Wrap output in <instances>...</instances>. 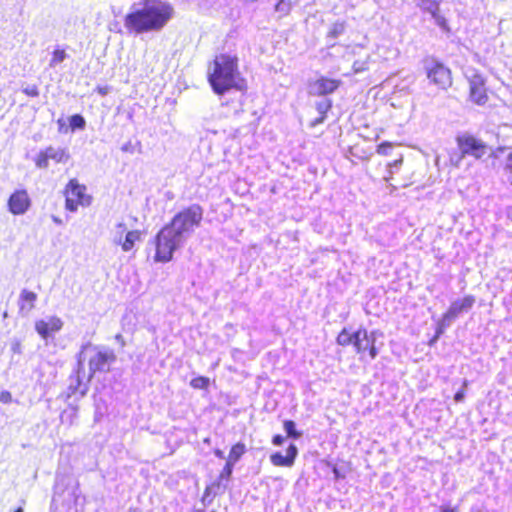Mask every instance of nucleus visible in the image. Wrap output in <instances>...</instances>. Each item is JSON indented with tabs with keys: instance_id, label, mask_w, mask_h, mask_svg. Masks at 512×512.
Instances as JSON below:
<instances>
[{
	"instance_id": "1",
	"label": "nucleus",
	"mask_w": 512,
	"mask_h": 512,
	"mask_svg": "<svg viewBox=\"0 0 512 512\" xmlns=\"http://www.w3.org/2000/svg\"><path fill=\"white\" fill-rule=\"evenodd\" d=\"M144 7L126 17V27L141 32L142 30L159 29L171 16L172 8L159 0H143Z\"/></svg>"
},
{
	"instance_id": "2",
	"label": "nucleus",
	"mask_w": 512,
	"mask_h": 512,
	"mask_svg": "<svg viewBox=\"0 0 512 512\" xmlns=\"http://www.w3.org/2000/svg\"><path fill=\"white\" fill-rule=\"evenodd\" d=\"M207 76L217 94H223L235 87L239 78L237 56L226 52L216 55L208 66Z\"/></svg>"
},
{
	"instance_id": "3",
	"label": "nucleus",
	"mask_w": 512,
	"mask_h": 512,
	"mask_svg": "<svg viewBox=\"0 0 512 512\" xmlns=\"http://www.w3.org/2000/svg\"><path fill=\"white\" fill-rule=\"evenodd\" d=\"M202 209L193 205L176 214L170 224L164 226L182 244L202 220Z\"/></svg>"
},
{
	"instance_id": "4",
	"label": "nucleus",
	"mask_w": 512,
	"mask_h": 512,
	"mask_svg": "<svg viewBox=\"0 0 512 512\" xmlns=\"http://www.w3.org/2000/svg\"><path fill=\"white\" fill-rule=\"evenodd\" d=\"M114 360L115 355L111 350L93 345L83 347L79 355V365H82L84 362L88 363L90 371L89 378L97 371L108 370L109 364Z\"/></svg>"
},
{
	"instance_id": "5",
	"label": "nucleus",
	"mask_w": 512,
	"mask_h": 512,
	"mask_svg": "<svg viewBox=\"0 0 512 512\" xmlns=\"http://www.w3.org/2000/svg\"><path fill=\"white\" fill-rule=\"evenodd\" d=\"M145 236V232L139 229H131L125 222H117L111 229V241L119 246L125 253L135 250Z\"/></svg>"
},
{
	"instance_id": "6",
	"label": "nucleus",
	"mask_w": 512,
	"mask_h": 512,
	"mask_svg": "<svg viewBox=\"0 0 512 512\" xmlns=\"http://www.w3.org/2000/svg\"><path fill=\"white\" fill-rule=\"evenodd\" d=\"M65 209L69 212H76L79 207H89L92 204L93 197L88 193V189L77 179H70L64 189Z\"/></svg>"
},
{
	"instance_id": "7",
	"label": "nucleus",
	"mask_w": 512,
	"mask_h": 512,
	"mask_svg": "<svg viewBox=\"0 0 512 512\" xmlns=\"http://www.w3.org/2000/svg\"><path fill=\"white\" fill-rule=\"evenodd\" d=\"M183 244L166 228H162L155 238L154 261L167 263L172 260L174 252Z\"/></svg>"
},
{
	"instance_id": "8",
	"label": "nucleus",
	"mask_w": 512,
	"mask_h": 512,
	"mask_svg": "<svg viewBox=\"0 0 512 512\" xmlns=\"http://www.w3.org/2000/svg\"><path fill=\"white\" fill-rule=\"evenodd\" d=\"M69 159L70 154L66 148L48 146L36 154L34 163L39 169H47L50 161L56 164H66Z\"/></svg>"
},
{
	"instance_id": "9",
	"label": "nucleus",
	"mask_w": 512,
	"mask_h": 512,
	"mask_svg": "<svg viewBox=\"0 0 512 512\" xmlns=\"http://www.w3.org/2000/svg\"><path fill=\"white\" fill-rule=\"evenodd\" d=\"M382 336L379 331H372L368 334L365 329H358L354 332V343L353 346L358 354H364L366 351L369 352L371 359H375L378 355V350L375 346L376 338Z\"/></svg>"
},
{
	"instance_id": "10",
	"label": "nucleus",
	"mask_w": 512,
	"mask_h": 512,
	"mask_svg": "<svg viewBox=\"0 0 512 512\" xmlns=\"http://www.w3.org/2000/svg\"><path fill=\"white\" fill-rule=\"evenodd\" d=\"M457 144L464 155H470L476 159L482 158L488 151L487 145L482 140L468 134L458 136Z\"/></svg>"
},
{
	"instance_id": "11",
	"label": "nucleus",
	"mask_w": 512,
	"mask_h": 512,
	"mask_svg": "<svg viewBox=\"0 0 512 512\" xmlns=\"http://www.w3.org/2000/svg\"><path fill=\"white\" fill-rule=\"evenodd\" d=\"M63 320L55 315H48L35 321L34 328L44 341H48L56 333L62 330Z\"/></svg>"
},
{
	"instance_id": "12",
	"label": "nucleus",
	"mask_w": 512,
	"mask_h": 512,
	"mask_svg": "<svg viewBox=\"0 0 512 512\" xmlns=\"http://www.w3.org/2000/svg\"><path fill=\"white\" fill-rule=\"evenodd\" d=\"M425 68L428 79L435 85L442 89H446L451 85L452 79L450 70L444 65L434 60H430L426 62Z\"/></svg>"
},
{
	"instance_id": "13",
	"label": "nucleus",
	"mask_w": 512,
	"mask_h": 512,
	"mask_svg": "<svg viewBox=\"0 0 512 512\" xmlns=\"http://www.w3.org/2000/svg\"><path fill=\"white\" fill-rule=\"evenodd\" d=\"M340 84L338 79L321 76L308 82L307 91L313 96H323L336 91Z\"/></svg>"
},
{
	"instance_id": "14",
	"label": "nucleus",
	"mask_w": 512,
	"mask_h": 512,
	"mask_svg": "<svg viewBox=\"0 0 512 512\" xmlns=\"http://www.w3.org/2000/svg\"><path fill=\"white\" fill-rule=\"evenodd\" d=\"M7 206L9 212L15 216L25 214L31 206L28 192L25 189L15 190L8 198Z\"/></svg>"
},
{
	"instance_id": "15",
	"label": "nucleus",
	"mask_w": 512,
	"mask_h": 512,
	"mask_svg": "<svg viewBox=\"0 0 512 512\" xmlns=\"http://www.w3.org/2000/svg\"><path fill=\"white\" fill-rule=\"evenodd\" d=\"M475 298L471 295H467L461 299H457L453 301L447 310L446 319H451L452 321L458 317L459 314L468 312L474 305Z\"/></svg>"
},
{
	"instance_id": "16",
	"label": "nucleus",
	"mask_w": 512,
	"mask_h": 512,
	"mask_svg": "<svg viewBox=\"0 0 512 512\" xmlns=\"http://www.w3.org/2000/svg\"><path fill=\"white\" fill-rule=\"evenodd\" d=\"M470 79V97L478 105L486 103L488 96L484 87V80L479 75H474Z\"/></svg>"
},
{
	"instance_id": "17",
	"label": "nucleus",
	"mask_w": 512,
	"mask_h": 512,
	"mask_svg": "<svg viewBox=\"0 0 512 512\" xmlns=\"http://www.w3.org/2000/svg\"><path fill=\"white\" fill-rule=\"evenodd\" d=\"M297 455V447L294 444H291L287 448L285 455H283L281 452L271 454L270 461L274 466L277 467H292Z\"/></svg>"
},
{
	"instance_id": "18",
	"label": "nucleus",
	"mask_w": 512,
	"mask_h": 512,
	"mask_svg": "<svg viewBox=\"0 0 512 512\" xmlns=\"http://www.w3.org/2000/svg\"><path fill=\"white\" fill-rule=\"evenodd\" d=\"M415 4L422 10L429 12L433 18L445 28L444 19L438 15L440 0H414Z\"/></svg>"
},
{
	"instance_id": "19",
	"label": "nucleus",
	"mask_w": 512,
	"mask_h": 512,
	"mask_svg": "<svg viewBox=\"0 0 512 512\" xmlns=\"http://www.w3.org/2000/svg\"><path fill=\"white\" fill-rule=\"evenodd\" d=\"M36 300L37 294L35 292L23 290L19 298L20 311L26 314L30 313L35 307Z\"/></svg>"
},
{
	"instance_id": "20",
	"label": "nucleus",
	"mask_w": 512,
	"mask_h": 512,
	"mask_svg": "<svg viewBox=\"0 0 512 512\" xmlns=\"http://www.w3.org/2000/svg\"><path fill=\"white\" fill-rule=\"evenodd\" d=\"M246 447L243 443H237L232 446L227 461L236 464V462L242 457L245 453Z\"/></svg>"
},
{
	"instance_id": "21",
	"label": "nucleus",
	"mask_w": 512,
	"mask_h": 512,
	"mask_svg": "<svg viewBox=\"0 0 512 512\" xmlns=\"http://www.w3.org/2000/svg\"><path fill=\"white\" fill-rule=\"evenodd\" d=\"M337 343L341 346L353 345L354 332H350L347 329H343L337 337Z\"/></svg>"
},
{
	"instance_id": "22",
	"label": "nucleus",
	"mask_w": 512,
	"mask_h": 512,
	"mask_svg": "<svg viewBox=\"0 0 512 512\" xmlns=\"http://www.w3.org/2000/svg\"><path fill=\"white\" fill-rule=\"evenodd\" d=\"M452 322L453 321L451 319H446V315L443 314L442 318L438 322L436 334L430 343L433 344L435 341H437L438 338L444 333L445 329L449 327Z\"/></svg>"
},
{
	"instance_id": "23",
	"label": "nucleus",
	"mask_w": 512,
	"mask_h": 512,
	"mask_svg": "<svg viewBox=\"0 0 512 512\" xmlns=\"http://www.w3.org/2000/svg\"><path fill=\"white\" fill-rule=\"evenodd\" d=\"M67 57V54L64 49L57 48L52 53V58L50 60V66L55 67L61 62H63Z\"/></svg>"
},
{
	"instance_id": "24",
	"label": "nucleus",
	"mask_w": 512,
	"mask_h": 512,
	"mask_svg": "<svg viewBox=\"0 0 512 512\" xmlns=\"http://www.w3.org/2000/svg\"><path fill=\"white\" fill-rule=\"evenodd\" d=\"M331 107H332V102L329 99H323L321 101L316 102V104H315V108H316L317 112L319 113V116H322V117L323 116L326 117V114L331 109Z\"/></svg>"
},
{
	"instance_id": "25",
	"label": "nucleus",
	"mask_w": 512,
	"mask_h": 512,
	"mask_svg": "<svg viewBox=\"0 0 512 512\" xmlns=\"http://www.w3.org/2000/svg\"><path fill=\"white\" fill-rule=\"evenodd\" d=\"M69 124L71 130L74 131L76 129H84L86 122L81 115L75 114L69 118Z\"/></svg>"
},
{
	"instance_id": "26",
	"label": "nucleus",
	"mask_w": 512,
	"mask_h": 512,
	"mask_svg": "<svg viewBox=\"0 0 512 512\" xmlns=\"http://www.w3.org/2000/svg\"><path fill=\"white\" fill-rule=\"evenodd\" d=\"M284 430L288 437L298 439L301 437V433L296 430L295 423L291 420H286L284 422Z\"/></svg>"
},
{
	"instance_id": "27",
	"label": "nucleus",
	"mask_w": 512,
	"mask_h": 512,
	"mask_svg": "<svg viewBox=\"0 0 512 512\" xmlns=\"http://www.w3.org/2000/svg\"><path fill=\"white\" fill-rule=\"evenodd\" d=\"M190 385L195 389H206L209 386V379L204 376L193 378Z\"/></svg>"
},
{
	"instance_id": "28",
	"label": "nucleus",
	"mask_w": 512,
	"mask_h": 512,
	"mask_svg": "<svg viewBox=\"0 0 512 512\" xmlns=\"http://www.w3.org/2000/svg\"><path fill=\"white\" fill-rule=\"evenodd\" d=\"M503 169L506 174L509 175V181L512 183V151H509L506 155L503 163Z\"/></svg>"
},
{
	"instance_id": "29",
	"label": "nucleus",
	"mask_w": 512,
	"mask_h": 512,
	"mask_svg": "<svg viewBox=\"0 0 512 512\" xmlns=\"http://www.w3.org/2000/svg\"><path fill=\"white\" fill-rule=\"evenodd\" d=\"M464 156L465 155L461 151H460V153L451 154L450 158H449L450 165L458 168L461 165Z\"/></svg>"
},
{
	"instance_id": "30",
	"label": "nucleus",
	"mask_w": 512,
	"mask_h": 512,
	"mask_svg": "<svg viewBox=\"0 0 512 512\" xmlns=\"http://www.w3.org/2000/svg\"><path fill=\"white\" fill-rule=\"evenodd\" d=\"M367 69H368V65H367L366 61L356 60L353 63V72L355 74L364 72Z\"/></svg>"
},
{
	"instance_id": "31",
	"label": "nucleus",
	"mask_w": 512,
	"mask_h": 512,
	"mask_svg": "<svg viewBox=\"0 0 512 512\" xmlns=\"http://www.w3.org/2000/svg\"><path fill=\"white\" fill-rule=\"evenodd\" d=\"M392 149V144L390 142H383L377 147V153L380 155H389L390 150Z\"/></svg>"
},
{
	"instance_id": "32",
	"label": "nucleus",
	"mask_w": 512,
	"mask_h": 512,
	"mask_svg": "<svg viewBox=\"0 0 512 512\" xmlns=\"http://www.w3.org/2000/svg\"><path fill=\"white\" fill-rule=\"evenodd\" d=\"M275 8L277 12H280L281 14H287L290 9V5L289 3L285 2V0H279Z\"/></svg>"
},
{
	"instance_id": "33",
	"label": "nucleus",
	"mask_w": 512,
	"mask_h": 512,
	"mask_svg": "<svg viewBox=\"0 0 512 512\" xmlns=\"http://www.w3.org/2000/svg\"><path fill=\"white\" fill-rule=\"evenodd\" d=\"M12 394L9 391H2L0 393V401L4 404H10L12 402Z\"/></svg>"
},
{
	"instance_id": "34",
	"label": "nucleus",
	"mask_w": 512,
	"mask_h": 512,
	"mask_svg": "<svg viewBox=\"0 0 512 512\" xmlns=\"http://www.w3.org/2000/svg\"><path fill=\"white\" fill-rule=\"evenodd\" d=\"M234 463H231L229 461H226V464L223 468V471H222V474L221 476L222 477H230V475L232 474V470H233V467H234Z\"/></svg>"
},
{
	"instance_id": "35",
	"label": "nucleus",
	"mask_w": 512,
	"mask_h": 512,
	"mask_svg": "<svg viewBox=\"0 0 512 512\" xmlns=\"http://www.w3.org/2000/svg\"><path fill=\"white\" fill-rule=\"evenodd\" d=\"M23 92L26 95L31 96V97H36L39 94V91H38L37 87L34 86V85L28 86V87L24 88Z\"/></svg>"
},
{
	"instance_id": "36",
	"label": "nucleus",
	"mask_w": 512,
	"mask_h": 512,
	"mask_svg": "<svg viewBox=\"0 0 512 512\" xmlns=\"http://www.w3.org/2000/svg\"><path fill=\"white\" fill-rule=\"evenodd\" d=\"M284 437L281 435H275L272 439V443L276 446H281L284 443Z\"/></svg>"
},
{
	"instance_id": "37",
	"label": "nucleus",
	"mask_w": 512,
	"mask_h": 512,
	"mask_svg": "<svg viewBox=\"0 0 512 512\" xmlns=\"http://www.w3.org/2000/svg\"><path fill=\"white\" fill-rule=\"evenodd\" d=\"M325 119H326L325 116H323V117L319 116L316 119H314L313 121H311L310 126L316 127L317 125L322 124L325 121Z\"/></svg>"
},
{
	"instance_id": "38",
	"label": "nucleus",
	"mask_w": 512,
	"mask_h": 512,
	"mask_svg": "<svg viewBox=\"0 0 512 512\" xmlns=\"http://www.w3.org/2000/svg\"><path fill=\"white\" fill-rule=\"evenodd\" d=\"M402 161H403V159H402V158L397 159V160L393 161L392 163H390V164H389V167H390V168H399V167H400V165L402 164Z\"/></svg>"
},
{
	"instance_id": "39",
	"label": "nucleus",
	"mask_w": 512,
	"mask_h": 512,
	"mask_svg": "<svg viewBox=\"0 0 512 512\" xmlns=\"http://www.w3.org/2000/svg\"><path fill=\"white\" fill-rule=\"evenodd\" d=\"M454 399L456 402H461L464 399V391H458L455 394Z\"/></svg>"
},
{
	"instance_id": "40",
	"label": "nucleus",
	"mask_w": 512,
	"mask_h": 512,
	"mask_svg": "<svg viewBox=\"0 0 512 512\" xmlns=\"http://www.w3.org/2000/svg\"><path fill=\"white\" fill-rule=\"evenodd\" d=\"M57 123L59 125V131L60 132H66V130H64V126H65L64 120L63 119H59L57 121Z\"/></svg>"
},
{
	"instance_id": "41",
	"label": "nucleus",
	"mask_w": 512,
	"mask_h": 512,
	"mask_svg": "<svg viewBox=\"0 0 512 512\" xmlns=\"http://www.w3.org/2000/svg\"><path fill=\"white\" fill-rule=\"evenodd\" d=\"M440 512H455V509L450 506H442L440 508Z\"/></svg>"
},
{
	"instance_id": "42",
	"label": "nucleus",
	"mask_w": 512,
	"mask_h": 512,
	"mask_svg": "<svg viewBox=\"0 0 512 512\" xmlns=\"http://www.w3.org/2000/svg\"><path fill=\"white\" fill-rule=\"evenodd\" d=\"M98 93L101 94V95H106L108 93V88L107 87H98Z\"/></svg>"
},
{
	"instance_id": "43",
	"label": "nucleus",
	"mask_w": 512,
	"mask_h": 512,
	"mask_svg": "<svg viewBox=\"0 0 512 512\" xmlns=\"http://www.w3.org/2000/svg\"><path fill=\"white\" fill-rule=\"evenodd\" d=\"M214 453H215V455H216L217 457H219V458H224V453H223V451H221V450H219V449H216V450L214 451Z\"/></svg>"
},
{
	"instance_id": "44",
	"label": "nucleus",
	"mask_w": 512,
	"mask_h": 512,
	"mask_svg": "<svg viewBox=\"0 0 512 512\" xmlns=\"http://www.w3.org/2000/svg\"><path fill=\"white\" fill-rule=\"evenodd\" d=\"M334 475L336 478H341L343 475H341L336 467L333 469Z\"/></svg>"
},
{
	"instance_id": "45",
	"label": "nucleus",
	"mask_w": 512,
	"mask_h": 512,
	"mask_svg": "<svg viewBox=\"0 0 512 512\" xmlns=\"http://www.w3.org/2000/svg\"><path fill=\"white\" fill-rule=\"evenodd\" d=\"M503 151H504V148L500 147V148H498L497 150H495V151L493 152V155H494L495 157H498V154H499L500 152H503Z\"/></svg>"
},
{
	"instance_id": "46",
	"label": "nucleus",
	"mask_w": 512,
	"mask_h": 512,
	"mask_svg": "<svg viewBox=\"0 0 512 512\" xmlns=\"http://www.w3.org/2000/svg\"><path fill=\"white\" fill-rule=\"evenodd\" d=\"M116 339H117L118 341H121V340H122V336H121V335H117V336H116Z\"/></svg>"
},
{
	"instance_id": "47",
	"label": "nucleus",
	"mask_w": 512,
	"mask_h": 512,
	"mask_svg": "<svg viewBox=\"0 0 512 512\" xmlns=\"http://www.w3.org/2000/svg\"><path fill=\"white\" fill-rule=\"evenodd\" d=\"M15 512H23V508L19 507Z\"/></svg>"
}]
</instances>
